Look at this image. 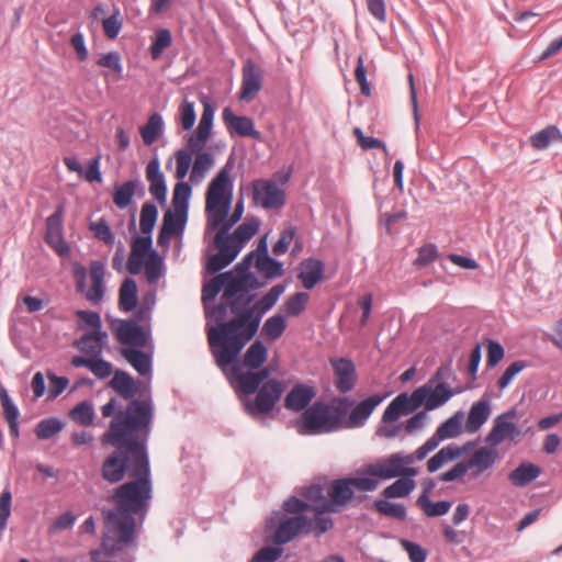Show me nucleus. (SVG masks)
Masks as SVG:
<instances>
[{
	"instance_id": "1",
	"label": "nucleus",
	"mask_w": 562,
	"mask_h": 562,
	"mask_svg": "<svg viewBox=\"0 0 562 562\" xmlns=\"http://www.w3.org/2000/svg\"><path fill=\"white\" fill-rule=\"evenodd\" d=\"M154 407L150 400L132 401L124 411H119L111 420L109 429L103 434V445H111L115 451L102 464V477L109 483L123 480L130 469V476L134 477V470L144 456L149 461L147 442L151 430Z\"/></svg>"
},
{
	"instance_id": "2",
	"label": "nucleus",
	"mask_w": 562,
	"mask_h": 562,
	"mask_svg": "<svg viewBox=\"0 0 562 562\" xmlns=\"http://www.w3.org/2000/svg\"><path fill=\"white\" fill-rule=\"evenodd\" d=\"M140 463L134 470L132 481L120 485L111 499L115 509L105 512V533L102 538V548L106 554L121 549V544L128 543L136 528L135 516L142 519L147 512L151 498V482L149 461L143 456Z\"/></svg>"
},
{
	"instance_id": "3",
	"label": "nucleus",
	"mask_w": 562,
	"mask_h": 562,
	"mask_svg": "<svg viewBox=\"0 0 562 562\" xmlns=\"http://www.w3.org/2000/svg\"><path fill=\"white\" fill-rule=\"evenodd\" d=\"M284 291L285 285L276 284L251 307L244 311L238 307V299L231 303V311L236 317L223 324L220 329L212 330L210 335V344L222 347L216 355L220 364L231 362L240 355L245 345L257 334L262 316L276 305Z\"/></svg>"
},
{
	"instance_id": "4",
	"label": "nucleus",
	"mask_w": 562,
	"mask_h": 562,
	"mask_svg": "<svg viewBox=\"0 0 562 562\" xmlns=\"http://www.w3.org/2000/svg\"><path fill=\"white\" fill-rule=\"evenodd\" d=\"M210 348L217 367L225 374L236 392H240L245 395L256 393L258 386L266 381L271 373L269 367H262L267 361L268 349L260 340H256L250 345L240 361L238 360V355L234 360L224 364H220L216 356L218 350H222V347L212 346L210 344Z\"/></svg>"
},
{
	"instance_id": "5",
	"label": "nucleus",
	"mask_w": 562,
	"mask_h": 562,
	"mask_svg": "<svg viewBox=\"0 0 562 562\" xmlns=\"http://www.w3.org/2000/svg\"><path fill=\"white\" fill-rule=\"evenodd\" d=\"M233 169L234 161L229 158L207 186L205 192L207 231L217 228L231 211L234 199Z\"/></svg>"
},
{
	"instance_id": "6",
	"label": "nucleus",
	"mask_w": 562,
	"mask_h": 562,
	"mask_svg": "<svg viewBox=\"0 0 562 562\" xmlns=\"http://www.w3.org/2000/svg\"><path fill=\"white\" fill-rule=\"evenodd\" d=\"M260 222L257 218H251L241 223L232 235L229 232L222 234V229H217L214 244L218 251L207 260L209 272L216 273L232 263L246 243L257 234Z\"/></svg>"
},
{
	"instance_id": "7",
	"label": "nucleus",
	"mask_w": 562,
	"mask_h": 562,
	"mask_svg": "<svg viewBox=\"0 0 562 562\" xmlns=\"http://www.w3.org/2000/svg\"><path fill=\"white\" fill-rule=\"evenodd\" d=\"M349 405H351V401L348 397L341 398L334 406L315 402L303 413L299 429L300 434L317 435L340 429Z\"/></svg>"
},
{
	"instance_id": "8",
	"label": "nucleus",
	"mask_w": 562,
	"mask_h": 562,
	"mask_svg": "<svg viewBox=\"0 0 562 562\" xmlns=\"http://www.w3.org/2000/svg\"><path fill=\"white\" fill-rule=\"evenodd\" d=\"M497 460V451L493 448L481 447L475 450L467 462L456 463L451 469L441 473V482H453L461 480L472 469L471 477L476 479L485 471L493 468Z\"/></svg>"
},
{
	"instance_id": "9",
	"label": "nucleus",
	"mask_w": 562,
	"mask_h": 562,
	"mask_svg": "<svg viewBox=\"0 0 562 562\" xmlns=\"http://www.w3.org/2000/svg\"><path fill=\"white\" fill-rule=\"evenodd\" d=\"M72 274L76 280V289L78 292L85 293L86 299L97 304L104 295V274L105 266L100 260H93L90 263L89 274L91 279V285L87 288V276L88 271L80 262L72 263Z\"/></svg>"
},
{
	"instance_id": "10",
	"label": "nucleus",
	"mask_w": 562,
	"mask_h": 562,
	"mask_svg": "<svg viewBox=\"0 0 562 562\" xmlns=\"http://www.w3.org/2000/svg\"><path fill=\"white\" fill-rule=\"evenodd\" d=\"M149 316V310L140 308L135 314V319H114L111 329L117 341L124 346L136 348L147 347L150 339V331L139 326L137 322L145 321Z\"/></svg>"
},
{
	"instance_id": "11",
	"label": "nucleus",
	"mask_w": 562,
	"mask_h": 562,
	"mask_svg": "<svg viewBox=\"0 0 562 562\" xmlns=\"http://www.w3.org/2000/svg\"><path fill=\"white\" fill-rule=\"evenodd\" d=\"M442 380V368H440L435 376L414 391V401L426 411H434L445 405L452 396L453 391L450 385Z\"/></svg>"
},
{
	"instance_id": "12",
	"label": "nucleus",
	"mask_w": 562,
	"mask_h": 562,
	"mask_svg": "<svg viewBox=\"0 0 562 562\" xmlns=\"http://www.w3.org/2000/svg\"><path fill=\"white\" fill-rule=\"evenodd\" d=\"M256 392L255 400L243 402L245 412L254 418L268 414L274 408L284 392V386L279 380L270 379L261 386L259 385Z\"/></svg>"
},
{
	"instance_id": "13",
	"label": "nucleus",
	"mask_w": 562,
	"mask_h": 562,
	"mask_svg": "<svg viewBox=\"0 0 562 562\" xmlns=\"http://www.w3.org/2000/svg\"><path fill=\"white\" fill-rule=\"evenodd\" d=\"M418 448L414 453L405 454L403 452L392 453L383 461L371 463L363 470V474L378 476L380 480H390L401 476L403 473V465H408L415 461H419Z\"/></svg>"
},
{
	"instance_id": "14",
	"label": "nucleus",
	"mask_w": 562,
	"mask_h": 562,
	"mask_svg": "<svg viewBox=\"0 0 562 562\" xmlns=\"http://www.w3.org/2000/svg\"><path fill=\"white\" fill-rule=\"evenodd\" d=\"M463 413L457 412L438 426L435 434L418 448V460H424L431 451L447 439L457 438L462 432Z\"/></svg>"
},
{
	"instance_id": "15",
	"label": "nucleus",
	"mask_w": 562,
	"mask_h": 562,
	"mask_svg": "<svg viewBox=\"0 0 562 562\" xmlns=\"http://www.w3.org/2000/svg\"><path fill=\"white\" fill-rule=\"evenodd\" d=\"M252 201L266 210L279 209L285 203L283 190L272 180L257 179L252 183Z\"/></svg>"
},
{
	"instance_id": "16",
	"label": "nucleus",
	"mask_w": 562,
	"mask_h": 562,
	"mask_svg": "<svg viewBox=\"0 0 562 562\" xmlns=\"http://www.w3.org/2000/svg\"><path fill=\"white\" fill-rule=\"evenodd\" d=\"M328 497H322L319 508L326 512H338L348 505L355 497L352 485L348 477L334 480L328 488Z\"/></svg>"
},
{
	"instance_id": "17",
	"label": "nucleus",
	"mask_w": 562,
	"mask_h": 562,
	"mask_svg": "<svg viewBox=\"0 0 562 562\" xmlns=\"http://www.w3.org/2000/svg\"><path fill=\"white\" fill-rule=\"evenodd\" d=\"M64 205H58L54 213L46 220V243L60 256L68 257L70 248L63 236Z\"/></svg>"
},
{
	"instance_id": "18",
	"label": "nucleus",
	"mask_w": 562,
	"mask_h": 562,
	"mask_svg": "<svg viewBox=\"0 0 562 562\" xmlns=\"http://www.w3.org/2000/svg\"><path fill=\"white\" fill-rule=\"evenodd\" d=\"M515 417L516 409L514 408L498 415L494 419V425L487 434L485 441L491 446H497L507 438L514 439L516 436L520 435V430L513 423Z\"/></svg>"
},
{
	"instance_id": "19",
	"label": "nucleus",
	"mask_w": 562,
	"mask_h": 562,
	"mask_svg": "<svg viewBox=\"0 0 562 562\" xmlns=\"http://www.w3.org/2000/svg\"><path fill=\"white\" fill-rule=\"evenodd\" d=\"M188 222V212L176 209H169L165 212L162 225L159 231L157 243L159 246H167L173 236H179L183 233Z\"/></svg>"
},
{
	"instance_id": "20",
	"label": "nucleus",
	"mask_w": 562,
	"mask_h": 562,
	"mask_svg": "<svg viewBox=\"0 0 562 562\" xmlns=\"http://www.w3.org/2000/svg\"><path fill=\"white\" fill-rule=\"evenodd\" d=\"M263 75L259 66L251 59H247L243 66L241 89L239 99L250 101L260 91L262 87Z\"/></svg>"
},
{
	"instance_id": "21",
	"label": "nucleus",
	"mask_w": 562,
	"mask_h": 562,
	"mask_svg": "<svg viewBox=\"0 0 562 562\" xmlns=\"http://www.w3.org/2000/svg\"><path fill=\"white\" fill-rule=\"evenodd\" d=\"M330 364L335 374V385L341 393L351 391L357 382L353 362L347 358H331Z\"/></svg>"
},
{
	"instance_id": "22",
	"label": "nucleus",
	"mask_w": 562,
	"mask_h": 562,
	"mask_svg": "<svg viewBox=\"0 0 562 562\" xmlns=\"http://www.w3.org/2000/svg\"><path fill=\"white\" fill-rule=\"evenodd\" d=\"M307 518L303 515L286 517L276 529L273 541L278 546L285 544L300 533H306Z\"/></svg>"
},
{
	"instance_id": "23",
	"label": "nucleus",
	"mask_w": 562,
	"mask_h": 562,
	"mask_svg": "<svg viewBox=\"0 0 562 562\" xmlns=\"http://www.w3.org/2000/svg\"><path fill=\"white\" fill-rule=\"evenodd\" d=\"M384 398L385 396L374 394L359 402L349 413L346 420V427L359 428L364 426L373 411L383 402Z\"/></svg>"
},
{
	"instance_id": "24",
	"label": "nucleus",
	"mask_w": 562,
	"mask_h": 562,
	"mask_svg": "<svg viewBox=\"0 0 562 562\" xmlns=\"http://www.w3.org/2000/svg\"><path fill=\"white\" fill-rule=\"evenodd\" d=\"M146 180L149 184L150 194L161 205L167 202V184L164 172L160 169V162L158 158L151 159L146 166Z\"/></svg>"
},
{
	"instance_id": "25",
	"label": "nucleus",
	"mask_w": 562,
	"mask_h": 562,
	"mask_svg": "<svg viewBox=\"0 0 562 562\" xmlns=\"http://www.w3.org/2000/svg\"><path fill=\"white\" fill-rule=\"evenodd\" d=\"M255 267L267 279H273L283 274V265L268 255L266 237L260 240L256 249Z\"/></svg>"
},
{
	"instance_id": "26",
	"label": "nucleus",
	"mask_w": 562,
	"mask_h": 562,
	"mask_svg": "<svg viewBox=\"0 0 562 562\" xmlns=\"http://www.w3.org/2000/svg\"><path fill=\"white\" fill-rule=\"evenodd\" d=\"M223 121L228 128L236 132L239 136L260 138V133L255 128L254 121L247 116H237L231 108H225L222 113Z\"/></svg>"
},
{
	"instance_id": "27",
	"label": "nucleus",
	"mask_w": 562,
	"mask_h": 562,
	"mask_svg": "<svg viewBox=\"0 0 562 562\" xmlns=\"http://www.w3.org/2000/svg\"><path fill=\"white\" fill-rule=\"evenodd\" d=\"M135 194H138L139 196L145 195V187L139 179L128 180L123 184L115 187L112 198L114 204L119 209L124 210L132 203Z\"/></svg>"
},
{
	"instance_id": "28",
	"label": "nucleus",
	"mask_w": 562,
	"mask_h": 562,
	"mask_svg": "<svg viewBox=\"0 0 562 562\" xmlns=\"http://www.w3.org/2000/svg\"><path fill=\"white\" fill-rule=\"evenodd\" d=\"M490 401L483 396L480 401L472 404L465 422V430L474 434L487 422L491 416Z\"/></svg>"
},
{
	"instance_id": "29",
	"label": "nucleus",
	"mask_w": 562,
	"mask_h": 562,
	"mask_svg": "<svg viewBox=\"0 0 562 562\" xmlns=\"http://www.w3.org/2000/svg\"><path fill=\"white\" fill-rule=\"evenodd\" d=\"M315 396V390L305 384H296L285 396L286 409L300 412L304 409Z\"/></svg>"
},
{
	"instance_id": "30",
	"label": "nucleus",
	"mask_w": 562,
	"mask_h": 562,
	"mask_svg": "<svg viewBox=\"0 0 562 562\" xmlns=\"http://www.w3.org/2000/svg\"><path fill=\"white\" fill-rule=\"evenodd\" d=\"M220 277L223 282V299L231 301L229 304L237 299V294L247 289L250 281L233 271L221 273Z\"/></svg>"
},
{
	"instance_id": "31",
	"label": "nucleus",
	"mask_w": 562,
	"mask_h": 562,
	"mask_svg": "<svg viewBox=\"0 0 562 562\" xmlns=\"http://www.w3.org/2000/svg\"><path fill=\"white\" fill-rule=\"evenodd\" d=\"M108 340L106 331L90 330L85 333L77 342L79 349L87 356L99 357Z\"/></svg>"
},
{
	"instance_id": "32",
	"label": "nucleus",
	"mask_w": 562,
	"mask_h": 562,
	"mask_svg": "<svg viewBox=\"0 0 562 562\" xmlns=\"http://www.w3.org/2000/svg\"><path fill=\"white\" fill-rule=\"evenodd\" d=\"M324 265L317 259H306L300 265L299 279L305 289H313L323 278Z\"/></svg>"
},
{
	"instance_id": "33",
	"label": "nucleus",
	"mask_w": 562,
	"mask_h": 562,
	"mask_svg": "<svg viewBox=\"0 0 562 562\" xmlns=\"http://www.w3.org/2000/svg\"><path fill=\"white\" fill-rule=\"evenodd\" d=\"M109 386L115 391L121 397L125 400H133V397L136 394V384L133 380V378L125 371L116 370L114 372V375L112 380L109 382ZM144 400H150V397L143 398Z\"/></svg>"
},
{
	"instance_id": "34",
	"label": "nucleus",
	"mask_w": 562,
	"mask_h": 562,
	"mask_svg": "<svg viewBox=\"0 0 562 562\" xmlns=\"http://www.w3.org/2000/svg\"><path fill=\"white\" fill-rule=\"evenodd\" d=\"M194 159L190 173V182L193 184L201 183L206 177L207 172L215 164L214 156L209 151H193Z\"/></svg>"
},
{
	"instance_id": "35",
	"label": "nucleus",
	"mask_w": 562,
	"mask_h": 562,
	"mask_svg": "<svg viewBox=\"0 0 562 562\" xmlns=\"http://www.w3.org/2000/svg\"><path fill=\"white\" fill-rule=\"evenodd\" d=\"M541 473L540 467L531 462H521L509 475V482L517 487H524L533 482Z\"/></svg>"
},
{
	"instance_id": "36",
	"label": "nucleus",
	"mask_w": 562,
	"mask_h": 562,
	"mask_svg": "<svg viewBox=\"0 0 562 562\" xmlns=\"http://www.w3.org/2000/svg\"><path fill=\"white\" fill-rule=\"evenodd\" d=\"M464 452L463 448L451 443L441 448L435 456L427 461V471L434 473L442 468L446 463L460 458Z\"/></svg>"
},
{
	"instance_id": "37",
	"label": "nucleus",
	"mask_w": 562,
	"mask_h": 562,
	"mask_svg": "<svg viewBox=\"0 0 562 562\" xmlns=\"http://www.w3.org/2000/svg\"><path fill=\"white\" fill-rule=\"evenodd\" d=\"M123 357L143 376L151 375V357L136 348H124Z\"/></svg>"
},
{
	"instance_id": "38",
	"label": "nucleus",
	"mask_w": 562,
	"mask_h": 562,
	"mask_svg": "<svg viewBox=\"0 0 562 562\" xmlns=\"http://www.w3.org/2000/svg\"><path fill=\"white\" fill-rule=\"evenodd\" d=\"M531 145L539 150L548 148L550 145L562 143V133L554 125L537 132L530 137Z\"/></svg>"
},
{
	"instance_id": "39",
	"label": "nucleus",
	"mask_w": 562,
	"mask_h": 562,
	"mask_svg": "<svg viewBox=\"0 0 562 562\" xmlns=\"http://www.w3.org/2000/svg\"><path fill=\"white\" fill-rule=\"evenodd\" d=\"M417 505L424 510L428 517H439L449 513L452 503L449 501L431 502L428 491H425L417 499Z\"/></svg>"
},
{
	"instance_id": "40",
	"label": "nucleus",
	"mask_w": 562,
	"mask_h": 562,
	"mask_svg": "<svg viewBox=\"0 0 562 562\" xmlns=\"http://www.w3.org/2000/svg\"><path fill=\"white\" fill-rule=\"evenodd\" d=\"M120 308L124 312H131L137 304V285L136 282L127 278L120 288Z\"/></svg>"
},
{
	"instance_id": "41",
	"label": "nucleus",
	"mask_w": 562,
	"mask_h": 562,
	"mask_svg": "<svg viewBox=\"0 0 562 562\" xmlns=\"http://www.w3.org/2000/svg\"><path fill=\"white\" fill-rule=\"evenodd\" d=\"M162 117L158 113L149 116L148 122L140 127L139 133L145 145H151L162 132Z\"/></svg>"
},
{
	"instance_id": "42",
	"label": "nucleus",
	"mask_w": 562,
	"mask_h": 562,
	"mask_svg": "<svg viewBox=\"0 0 562 562\" xmlns=\"http://www.w3.org/2000/svg\"><path fill=\"white\" fill-rule=\"evenodd\" d=\"M416 487L413 479H397L391 485L386 486L382 495L385 498H402L408 496Z\"/></svg>"
},
{
	"instance_id": "43",
	"label": "nucleus",
	"mask_w": 562,
	"mask_h": 562,
	"mask_svg": "<svg viewBox=\"0 0 562 562\" xmlns=\"http://www.w3.org/2000/svg\"><path fill=\"white\" fill-rule=\"evenodd\" d=\"M192 195L190 183L179 180L173 188L172 209L189 213V201Z\"/></svg>"
},
{
	"instance_id": "44",
	"label": "nucleus",
	"mask_w": 562,
	"mask_h": 562,
	"mask_svg": "<svg viewBox=\"0 0 562 562\" xmlns=\"http://www.w3.org/2000/svg\"><path fill=\"white\" fill-rule=\"evenodd\" d=\"M373 506L380 515L401 521L404 520L407 515L406 507L403 504L392 503L386 499H376Z\"/></svg>"
},
{
	"instance_id": "45",
	"label": "nucleus",
	"mask_w": 562,
	"mask_h": 562,
	"mask_svg": "<svg viewBox=\"0 0 562 562\" xmlns=\"http://www.w3.org/2000/svg\"><path fill=\"white\" fill-rule=\"evenodd\" d=\"M286 328V323L284 317L281 314H276L266 319L261 334L266 336L269 340H277L282 336Z\"/></svg>"
},
{
	"instance_id": "46",
	"label": "nucleus",
	"mask_w": 562,
	"mask_h": 562,
	"mask_svg": "<svg viewBox=\"0 0 562 562\" xmlns=\"http://www.w3.org/2000/svg\"><path fill=\"white\" fill-rule=\"evenodd\" d=\"M158 217L157 206L153 202H145L140 210L139 226L144 235H151Z\"/></svg>"
},
{
	"instance_id": "47",
	"label": "nucleus",
	"mask_w": 562,
	"mask_h": 562,
	"mask_svg": "<svg viewBox=\"0 0 562 562\" xmlns=\"http://www.w3.org/2000/svg\"><path fill=\"white\" fill-rule=\"evenodd\" d=\"M70 417L75 423L81 426L92 425L94 419L93 405L88 401L80 402L70 411Z\"/></svg>"
},
{
	"instance_id": "48",
	"label": "nucleus",
	"mask_w": 562,
	"mask_h": 562,
	"mask_svg": "<svg viewBox=\"0 0 562 562\" xmlns=\"http://www.w3.org/2000/svg\"><path fill=\"white\" fill-rule=\"evenodd\" d=\"M325 512H316L313 519H307L306 535L314 532L315 536L319 537L333 527V519L324 516Z\"/></svg>"
},
{
	"instance_id": "49",
	"label": "nucleus",
	"mask_w": 562,
	"mask_h": 562,
	"mask_svg": "<svg viewBox=\"0 0 562 562\" xmlns=\"http://www.w3.org/2000/svg\"><path fill=\"white\" fill-rule=\"evenodd\" d=\"M227 315V306L223 303H220L215 305L214 307L210 308L207 304L205 305V316L209 321H213L217 323L216 326H207V338L210 339V335L212 334V330L220 329L223 324H226L225 322Z\"/></svg>"
},
{
	"instance_id": "50",
	"label": "nucleus",
	"mask_w": 562,
	"mask_h": 562,
	"mask_svg": "<svg viewBox=\"0 0 562 562\" xmlns=\"http://www.w3.org/2000/svg\"><path fill=\"white\" fill-rule=\"evenodd\" d=\"M171 33L167 29H159L155 33L154 42L150 46L153 59H158L165 48L171 45Z\"/></svg>"
},
{
	"instance_id": "51",
	"label": "nucleus",
	"mask_w": 562,
	"mask_h": 562,
	"mask_svg": "<svg viewBox=\"0 0 562 562\" xmlns=\"http://www.w3.org/2000/svg\"><path fill=\"white\" fill-rule=\"evenodd\" d=\"M63 429V423L56 418H47L41 420L37 426L35 434L38 439H49Z\"/></svg>"
},
{
	"instance_id": "52",
	"label": "nucleus",
	"mask_w": 562,
	"mask_h": 562,
	"mask_svg": "<svg viewBox=\"0 0 562 562\" xmlns=\"http://www.w3.org/2000/svg\"><path fill=\"white\" fill-rule=\"evenodd\" d=\"M192 151L190 149H179L176 153V178L178 180H183L189 170L191 165H193L192 160Z\"/></svg>"
},
{
	"instance_id": "53",
	"label": "nucleus",
	"mask_w": 562,
	"mask_h": 562,
	"mask_svg": "<svg viewBox=\"0 0 562 562\" xmlns=\"http://www.w3.org/2000/svg\"><path fill=\"white\" fill-rule=\"evenodd\" d=\"M145 273L149 283H156L162 274V260L156 251H151L145 262Z\"/></svg>"
},
{
	"instance_id": "54",
	"label": "nucleus",
	"mask_w": 562,
	"mask_h": 562,
	"mask_svg": "<svg viewBox=\"0 0 562 562\" xmlns=\"http://www.w3.org/2000/svg\"><path fill=\"white\" fill-rule=\"evenodd\" d=\"M310 295L306 292H299L292 296H290L285 302V312L289 316H297L300 315L307 302Z\"/></svg>"
},
{
	"instance_id": "55",
	"label": "nucleus",
	"mask_w": 562,
	"mask_h": 562,
	"mask_svg": "<svg viewBox=\"0 0 562 562\" xmlns=\"http://www.w3.org/2000/svg\"><path fill=\"white\" fill-rule=\"evenodd\" d=\"M89 228L95 238L103 241L105 245H112L114 243L112 229L104 218L90 223Z\"/></svg>"
},
{
	"instance_id": "56",
	"label": "nucleus",
	"mask_w": 562,
	"mask_h": 562,
	"mask_svg": "<svg viewBox=\"0 0 562 562\" xmlns=\"http://www.w3.org/2000/svg\"><path fill=\"white\" fill-rule=\"evenodd\" d=\"M0 403L7 422L19 419L20 412L3 386L0 387Z\"/></svg>"
},
{
	"instance_id": "57",
	"label": "nucleus",
	"mask_w": 562,
	"mask_h": 562,
	"mask_svg": "<svg viewBox=\"0 0 562 562\" xmlns=\"http://www.w3.org/2000/svg\"><path fill=\"white\" fill-rule=\"evenodd\" d=\"M102 25L108 38H116L122 29V19L120 11L115 10L110 16L104 19Z\"/></svg>"
},
{
	"instance_id": "58",
	"label": "nucleus",
	"mask_w": 562,
	"mask_h": 562,
	"mask_svg": "<svg viewBox=\"0 0 562 562\" xmlns=\"http://www.w3.org/2000/svg\"><path fill=\"white\" fill-rule=\"evenodd\" d=\"M526 367H527V363L522 360H517V361H514L513 363H510L498 380L499 389L501 390L506 389L512 383V381L515 379V376L518 373H520Z\"/></svg>"
},
{
	"instance_id": "59",
	"label": "nucleus",
	"mask_w": 562,
	"mask_h": 562,
	"mask_svg": "<svg viewBox=\"0 0 562 562\" xmlns=\"http://www.w3.org/2000/svg\"><path fill=\"white\" fill-rule=\"evenodd\" d=\"M348 479L352 485V488L361 492H372L375 491L379 486L378 476L366 474L363 476H352Z\"/></svg>"
},
{
	"instance_id": "60",
	"label": "nucleus",
	"mask_w": 562,
	"mask_h": 562,
	"mask_svg": "<svg viewBox=\"0 0 562 562\" xmlns=\"http://www.w3.org/2000/svg\"><path fill=\"white\" fill-rule=\"evenodd\" d=\"M392 402L395 404L402 415L413 413L420 407V404H417L414 401V392L411 395L402 393L397 395Z\"/></svg>"
},
{
	"instance_id": "61",
	"label": "nucleus",
	"mask_w": 562,
	"mask_h": 562,
	"mask_svg": "<svg viewBox=\"0 0 562 562\" xmlns=\"http://www.w3.org/2000/svg\"><path fill=\"white\" fill-rule=\"evenodd\" d=\"M195 111L194 104L188 100H184L180 106V122L184 131H189L195 123Z\"/></svg>"
},
{
	"instance_id": "62",
	"label": "nucleus",
	"mask_w": 562,
	"mask_h": 562,
	"mask_svg": "<svg viewBox=\"0 0 562 562\" xmlns=\"http://www.w3.org/2000/svg\"><path fill=\"white\" fill-rule=\"evenodd\" d=\"M283 549L279 547H263L251 558L250 562H274L282 555Z\"/></svg>"
},
{
	"instance_id": "63",
	"label": "nucleus",
	"mask_w": 562,
	"mask_h": 562,
	"mask_svg": "<svg viewBox=\"0 0 562 562\" xmlns=\"http://www.w3.org/2000/svg\"><path fill=\"white\" fill-rule=\"evenodd\" d=\"M402 548L407 552L412 562H425L427 552L419 544L406 539L401 540Z\"/></svg>"
},
{
	"instance_id": "64",
	"label": "nucleus",
	"mask_w": 562,
	"mask_h": 562,
	"mask_svg": "<svg viewBox=\"0 0 562 562\" xmlns=\"http://www.w3.org/2000/svg\"><path fill=\"white\" fill-rule=\"evenodd\" d=\"M89 370L98 378V379H106L111 375L113 368L112 364L99 357H92Z\"/></svg>"
}]
</instances>
